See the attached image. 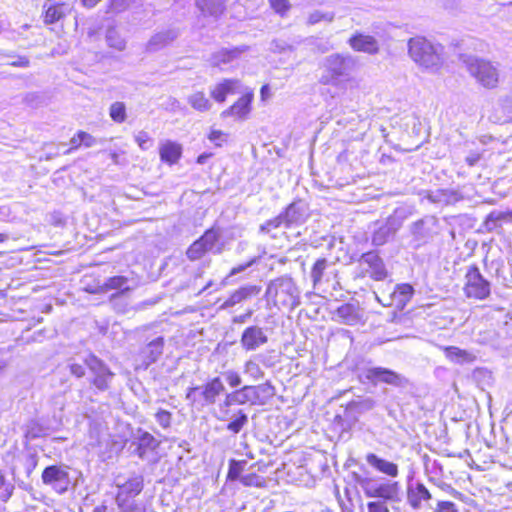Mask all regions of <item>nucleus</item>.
Returning <instances> with one entry per match:
<instances>
[{
	"label": "nucleus",
	"instance_id": "nucleus-1",
	"mask_svg": "<svg viewBox=\"0 0 512 512\" xmlns=\"http://www.w3.org/2000/svg\"><path fill=\"white\" fill-rule=\"evenodd\" d=\"M408 53L418 66L431 72L439 71L445 61L444 47L424 37L411 38L408 42Z\"/></svg>",
	"mask_w": 512,
	"mask_h": 512
},
{
	"label": "nucleus",
	"instance_id": "nucleus-2",
	"mask_svg": "<svg viewBox=\"0 0 512 512\" xmlns=\"http://www.w3.org/2000/svg\"><path fill=\"white\" fill-rule=\"evenodd\" d=\"M461 60L468 73L478 84L486 89H494L498 86L500 81L499 63L473 55H463Z\"/></svg>",
	"mask_w": 512,
	"mask_h": 512
},
{
	"label": "nucleus",
	"instance_id": "nucleus-3",
	"mask_svg": "<svg viewBox=\"0 0 512 512\" xmlns=\"http://www.w3.org/2000/svg\"><path fill=\"white\" fill-rule=\"evenodd\" d=\"M266 297L278 308L293 310L300 304V291L291 277L276 278L267 286Z\"/></svg>",
	"mask_w": 512,
	"mask_h": 512
},
{
	"label": "nucleus",
	"instance_id": "nucleus-4",
	"mask_svg": "<svg viewBox=\"0 0 512 512\" xmlns=\"http://www.w3.org/2000/svg\"><path fill=\"white\" fill-rule=\"evenodd\" d=\"M355 60L349 54H332L323 61L324 72L320 78L322 84L336 85L339 78L346 76L354 68Z\"/></svg>",
	"mask_w": 512,
	"mask_h": 512
},
{
	"label": "nucleus",
	"instance_id": "nucleus-5",
	"mask_svg": "<svg viewBox=\"0 0 512 512\" xmlns=\"http://www.w3.org/2000/svg\"><path fill=\"white\" fill-rule=\"evenodd\" d=\"M225 390L219 377H214L202 386L191 387L186 393V399L197 406H208L216 402L217 397Z\"/></svg>",
	"mask_w": 512,
	"mask_h": 512
},
{
	"label": "nucleus",
	"instance_id": "nucleus-6",
	"mask_svg": "<svg viewBox=\"0 0 512 512\" xmlns=\"http://www.w3.org/2000/svg\"><path fill=\"white\" fill-rule=\"evenodd\" d=\"M464 293L466 297L484 300L491 293L490 282L483 277L477 266H469L465 275Z\"/></svg>",
	"mask_w": 512,
	"mask_h": 512
},
{
	"label": "nucleus",
	"instance_id": "nucleus-7",
	"mask_svg": "<svg viewBox=\"0 0 512 512\" xmlns=\"http://www.w3.org/2000/svg\"><path fill=\"white\" fill-rule=\"evenodd\" d=\"M43 484L50 486L56 493H65L71 484L69 468L65 465L47 466L41 475Z\"/></svg>",
	"mask_w": 512,
	"mask_h": 512
},
{
	"label": "nucleus",
	"instance_id": "nucleus-8",
	"mask_svg": "<svg viewBox=\"0 0 512 512\" xmlns=\"http://www.w3.org/2000/svg\"><path fill=\"white\" fill-rule=\"evenodd\" d=\"M85 364L92 374L91 383L95 388L99 391L108 390L115 376L110 368L94 355H89L85 359Z\"/></svg>",
	"mask_w": 512,
	"mask_h": 512
},
{
	"label": "nucleus",
	"instance_id": "nucleus-9",
	"mask_svg": "<svg viewBox=\"0 0 512 512\" xmlns=\"http://www.w3.org/2000/svg\"><path fill=\"white\" fill-rule=\"evenodd\" d=\"M359 484L367 497L378 498L368 503V512H384V482L380 478H362Z\"/></svg>",
	"mask_w": 512,
	"mask_h": 512
},
{
	"label": "nucleus",
	"instance_id": "nucleus-10",
	"mask_svg": "<svg viewBox=\"0 0 512 512\" xmlns=\"http://www.w3.org/2000/svg\"><path fill=\"white\" fill-rule=\"evenodd\" d=\"M413 295V288L409 284L397 285L395 290L390 295L391 302L386 305L389 310L386 311V316H391V322L398 321L397 312H401L406 304L409 302Z\"/></svg>",
	"mask_w": 512,
	"mask_h": 512
},
{
	"label": "nucleus",
	"instance_id": "nucleus-11",
	"mask_svg": "<svg viewBox=\"0 0 512 512\" xmlns=\"http://www.w3.org/2000/svg\"><path fill=\"white\" fill-rule=\"evenodd\" d=\"M116 486L118 488L116 503L123 505L124 500H132L141 493L144 487V477L134 474L123 483L117 480Z\"/></svg>",
	"mask_w": 512,
	"mask_h": 512
},
{
	"label": "nucleus",
	"instance_id": "nucleus-12",
	"mask_svg": "<svg viewBox=\"0 0 512 512\" xmlns=\"http://www.w3.org/2000/svg\"><path fill=\"white\" fill-rule=\"evenodd\" d=\"M268 343V336L264 328L251 325L246 327L241 335L240 344L245 351H255Z\"/></svg>",
	"mask_w": 512,
	"mask_h": 512
},
{
	"label": "nucleus",
	"instance_id": "nucleus-13",
	"mask_svg": "<svg viewBox=\"0 0 512 512\" xmlns=\"http://www.w3.org/2000/svg\"><path fill=\"white\" fill-rule=\"evenodd\" d=\"M253 98L254 94L252 91L247 90L243 92L242 96L233 105L221 112V118L232 117L235 120H246L251 112Z\"/></svg>",
	"mask_w": 512,
	"mask_h": 512
},
{
	"label": "nucleus",
	"instance_id": "nucleus-14",
	"mask_svg": "<svg viewBox=\"0 0 512 512\" xmlns=\"http://www.w3.org/2000/svg\"><path fill=\"white\" fill-rule=\"evenodd\" d=\"M259 390L264 391L263 387L261 386L246 385L241 389L227 394L223 405L225 407H229L233 404H256L259 400Z\"/></svg>",
	"mask_w": 512,
	"mask_h": 512
},
{
	"label": "nucleus",
	"instance_id": "nucleus-15",
	"mask_svg": "<svg viewBox=\"0 0 512 512\" xmlns=\"http://www.w3.org/2000/svg\"><path fill=\"white\" fill-rule=\"evenodd\" d=\"M241 82L237 79H224L210 89V96L218 103H223L228 95L242 93Z\"/></svg>",
	"mask_w": 512,
	"mask_h": 512
},
{
	"label": "nucleus",
	"instance_id": "nucleus-16",
	"mask_svg": "<svg viewBox=\"0 0 512 512\" xmlns=\"http://www.w3.org/2000/svg\"><path fill=\"white\" fill-rule=\"evenodd\" d=\"M262 288L259 285H244L237 290L233 291L230 296L220 306L221 309H228L247 301L261 292Z\"/></svg>",
	"mask_w": 512,
	"mask_h": 512
},
{
	"label": "nucleus",
	"instance_id": "nucleus-17",
	"mask_svg": "<svg viewBox=\"0 0 512 512\" xmlns=\"http://www.w3.org/2000/svg\"><path fill=\"white\" fill-rule=\"evenodd\" d=\"M431 498V493L422 483L409 485L407 488V501L413 509L423 508Z\"/></svg>",
	"mask_w": 512,
	"mask_h": 512
},
{
	"label": "nucleus",
	"instance_id": "nucleus-18",
	"mask_svg": "<svg viewBox=\"0 0 512 512\" xmlns=\"http://www.w3.org/2000/svg\"><path fill=\"white\" fill-rule=\"evenodd\" d=\"M132 445H135L134 453L141 459H145L148 452L154 451L159 446V441L150 433L139 430Z\"/></svg>",
	"mask_w": 512,
	"mask_h": 512
},
{
	"label": "nucleus",
	"instance_id": "nucleus-19",
	"mask_svg": "<svg viewBox=\"0 0 512 512\" xmlns=\"http://www.w3.org/2000/svg\"><path fill=\"white\" fill-rule=\"evenodd\" d=\"M164 338L158 336L149 341L141 350V357L145 368L155 363L163 353Z\"/></svg>",
	"mask_w": 512,
	"mask_h": 512
},
{
	"label": "nucleus",
	"instance_id": "nucleus-20",
	"mask_svg": "<svg viewBox=\"0 0 512 512\" xmlns=\"http://www.w3.org/2000/svg\"><path fill=\"white\" fill-rule=\"evenodd\" d=\"M44 22L46 24H53L62 19L71 8L65 3H58L55 0H47L44 3Z\"/></svg>",
	"mask_w": 512,
	"mask_h": 512
},
{
	"label": "nucleus",
	"instance_id": "nucleus-21",
	"mask_svg": "<svg viewBox=\"0 0 512 512\" xmlns=\"http://www.w3.org/2000/svg\"><path fill=\"white\" fill-rule=\"evenodd\" d=\"M281 216L283 217L284 226L286 228L299 226L305 221L304 206L301 202H293L281 213Z\"/></svg>",
	"mask_w": 512,
	"mask_h": 512
},
{
	"label": "nucleus",
	"instance_id": "nucleus-22",
	"mask_svg": "<svg viewBox=\"0 0 512 512\" xmlns=\"http://www.w3.org/2000/svg\"><path fill=\"white\" fill-rule=\"evenodd\" d=\"M348 43L353 50L358 52L374 54L379 50L377 41L370 35L355 34L349 39Z\"/></svg>",
	"mask_w": 512,
	"mask_h": 512
},
{
	"label": "nucleus",
	"instance_id": "nucleus-23",
	"mask_svg": "<svg viewBox=\"0 0 512 512\" xmlns=\"http://www.w3.org/2000/svg\"><path fill=\"white\" fill-rule=\"evenodd\" d=\"M242 51L243 50L239 48H222L212 53L208 59V62L212 67H218L219 69L224 70V66L237 59Z\"/></svg>",
	"mask_w": 512,
	"mask_h": 512
},
{
	"label": "nucleus",
	"instance_id": "nucleus-24",
	"mask_svg": "<svg viewBox=\"0 0 512 512\" xmlns=\"http://www.w3.org/2000/svg\"><path fill=\"white\" fill-rule=\"evenodd\" d=\"M179 35L176 29H166L154 34L146 45V49L149 52L158 51L171 42H173Z\"/></svg>",
	"mask_w": 512,
	"mask_h": 512
},
{
	"label": "nucleus",
	"instance_id": "nucleus-25",
	"mask_svg": "<svg viewBox=\"0 0 512 512\" xmlns=\"http://www.w3.org/2000/svg\"><path fill=\"white\" fill-rule=\"evenodd\" d=\"M227 0H196L195 5L203 17L218 19L225 10Z\"/></svg>",
	"mask_w": 512,
	"mask_h": 512
},
{
	"label": "nucleus",
	"instance_id": "nucleus-26",
	"mask_svg": "<svg viewBox=\"0 0 512 512\" xmlns=\"http://www.w3.org/2000/svg\"><path fill=\"white\" fill-rule=\"evenodd\" d=\"M160 159L170 165L177 163L182 154V147L180 144L173 141H165L159 148Z\"/></svg>",
	"mask_w": 512,
	"mask_h": 512
},
{
	"label": "nucleus",
	"instance_id": "nucleus-27",
	"mask_svg": "<svg viewBox=\"0 0 512 512\" xmlns=\"http://www.w3.org/2000/svg\"><path fill=\"white\" fill-rule=\"evenodd\" d=\"M199 239L208 252L221 254L224 250V243L220 241V232L218 229H208Z\"/></svg>",
	"mask_w": 512,
	"mask_h": 512
},
{
	"label": "nucleus",
	"instance_id": "nucleus-28",
	"mask_svg": "<svg viewBox=\"0 0 512 512\" xmlns=\"http://www.w3.org/2000/svg\"><path fill=\"white\" fill-rule=\"evenodd\" d=\"M429 200L434 203L451 205L463 199L461 193L454 189H438L428 196Z\"/></svg>",
	"mask_w": 512,
	"mask_h": 512
},
{
	"label": "nucleus",
	"instance_id": "nucleus-29",
	"mask_svg": "<svg viewBox=\"0 0 512 512\" xmlns=\"http://www.w3.org/2000/svg\"><path fill=\"white\" fill-rule=\"evenodd\" d=\"M335 316L340 322L347 325H354L360 319L358 307L351 303H346L338 307L335 312Z\"/></svg>",
	"mask_w": 512,
	"mask_h": 512
},
{
	"label": "nucleus",
	"instance_id": "nucleus-30",
	"mask_svg": "<svg viewBox=\"0 0 512 512\" xmlns=\"http://www.w3.org/2000/svg\"><path fill=\"white\" fill-rule=\"evenodd\" d=\"M416 120L417 118L413 114L404 111L390 118V126L395 130L394 134H402L410 124L415 125Z\"/></svg>",
	"mask_w": 512,
	"mask_h": 512
},
{
	"label": "nucleus",
	"instance_id": "nucleus-31",
	"mask_svg": "<svg viewBox=\"0 0 512 512\" xmlns=\"http://www.w3.org/2000/svg\"><path fill=\"white\" fill-rule=\"evenodd\" d=\"M444 351L445 356L456 364L472 363L476 359L472 352L455 346L445 347Z\"/></svg>",
	"mask_w": 512,
	"mask_h": 512
},
{
	"label": "nucleus",
	"instance_id": "nucleus-32",
	"mask_svg": "<svg viewBox=\"0 0 512 512\" xmlns=\"http://www.w3.org/2000/svg\"><path fill=\"white\" fill-rule=\"evenodd\" d=\"M362 260L364 263L368 264L371 271V276L376 280H383L384 279V268L382 259L379 257V255L376 252H367L363 254Z\"/></svg>",
	"mask_w": 512,
	"mask_h": 512
},
{
	"label": "nucleus",
	"instance_id": "nucleus-33",
	"mask_svg": "<svg viewBox=\"0 0 512 512\" xmlns=\"http://www.w3.org/2000/svg\"><path fill=\"white\" fill-rule=\"evenodd\" d=\"M374 401L371 398L360 399L352 401L347 405L346 413L349 416L356 418L357 415H361L374 408Z\"/></svg>",
	"mask_w": 512,
	"mask_h": 512
},
{
	"label": "nucleus",
	"instance_id": "nucleus-34",
	"mask_svg": "<svg viewBox=\"0 0 512 512\" xmlns=\"http://www.w3.org/2000/svg\"><path fill=\"white\" fill-rule=\"evenodd\" d=\"M188 103L199 112L209 111L212 107V103L205 96L204 92L198 91L188 97Z\"/></svg>",
	"mask_w": 512,
	"mask_h": 512
},
{
	"label": "nucleus",
	"instance_id": "nucleus-35",
	"mask_svg": "<svg viewBox=\"0 0 512 512\" xmlns=\"http://www.w3.org/2000/svg\"><path fill=\"white\" fill-rule=\"evenodd\" d=\"M404 490L397 481H390L386 479V502L399 503L403 500Z\"/></svg>",
	"mask_w": 512,
	"mask_h": 512
},
{
	"label": "nucleus",
	"instance_id": "nucleus-36",
	"mask_svg": "<svg viewBox=\"0 0 512 512\" xmlns=\"http://www.w3.org/2000/svg\"><path fill=\"white\" fill-rule=\"evenodd\" d=\"M48 434V428L42 425L38 420H31L26 425L25 436L34 440Z\"/></svg>",
	"mask_w": 512,
	"mask_h": 512
},
{
	"label": "nucleus",
	"instance_id": "nucleus-37",
	"mask_svg": "<svg viewBox=\"0 0 512 512\" xmlns=\"http://www.w3.org/2000/svg\"><path fill=\"white\" fill-rule=\"evenodd\" d=\"M106 42L109 47L122 51L126 47L125 40L120 36L114 27H109L106 31Z\"/></svg>",
	"mask_w": 512,
	"mask_h": 512
},
{
	"label": "nucleus",
	"instance_id": "nucleus-38",
	"mask_svg": "<svg viewBox=\"0 0 512 512\" xmlns=\"http://www.w3.org/2000/svg\"><path fill=\"white\" fill-rule=\"evenodd\" d=\"M243 372L253 381H258L264 377V371L254 359H249L244 363Z\"/></svg>",
	"mask_w": 512,
	"mask_h": 512
},
{
	"label": "nucleus",
	"instance_id": "nucleus-39",
	"mask_svg": "<svg viewBox=\"0 0 512 512\" xmlns=\"http://www.w3.org/2000/svg\"><path fill=\"white\" fill-rule=\"evenodd\" d=\"M247 464L246 460H235L231 459L229 461V469L227 474V479L234 481L239 480L242 477L241 473L244 471L245 466Z\"/></svg>",
	"mask_w": 512,
	"mask_h": 512
},
{
	"label": "nucleus",
	"instance_id": "nucleus-40",
	"mask_svg": "<svg viewBox=\"0 0 512 512\" xmlns=\"http://www.w3.org/2000/svg\"><path fill=\"white\" fill-rule=\"evenodd\" d=\"M327 266L328 261L325 258H320L314 263L311 269V279L314 287H316L321 282Z\"/></svg>",
	"mask_w": 512,
	"mask_h": 512
},
{
	"label": "nucleus",
	"instance_id": "nucleus-41",
	"mask_svg": "<svg viewBox=\"0 0 512 512\" xmlns=\"http://www.w3.org/2000/svg\"><path fill=\"white\" fill-rule=\"evenodd\" d=\"M109 116L116 123H123L126 120V106L123 102H114L110 105Z\"/></svg>",
	"mask_w": 512,
	"mask_h": 512
},
{
	"label": "nucleus",
	"instance_id": "nucleus-42",
	"mask_svg": "<svg viewBox=\"0 0 512 512\" xmlns=\"http://www.w3.org/2000/svg\"><path fill=\"white\" fill-rule=\"evenodd\" d=\"M406 216L405 208L395 209L394 214L386 219V228L393 231L397 230Z\"/></svg>",
	"mask_w": 512,
	"mask_h": 512
},
{
	"label": "nucleus",
	"instance_id": "nucleus-43",
	"mask_svg": "<svg viewBox=\"0 0 512 512\" xmlns=\"http://www.w3.org/2000/svg\"><path fill=\"white\" fill-rule=\"evenodd\" d=\"M248 423V416L244 411L239 410L234 415V419L227 425V429L234 434L239 433L242 428Z\"/></svg>",
	"mask_w": 512,
	"mask_h": 512
},
{
	"label": "nucleus",
	"instance_id": "nucleus-44",
	"mask_svg": "<svg viewBox=\"0 0 512 512\" xmlns=\"http://www.w3.org/2000/svg\"><path fill=\"white\" fill-rule=\"evenodd\" d=\"M208 250L205 248L200 239L194 241L187 249L186 255L191 261L201 259Z\"/></svg>",
	"mask_w": 512,
	"mask_h": 512
},
{
	"label": "nucleus",
	"instance_id": "nucleus-45",
	"mask_svg": "<svg viewBox=\"0 0 512 512\" xmlns=\"http://www.w3.org/2000/svg\"><path fill=\"white\" fill-rule=\"evenodd\" d=\"M128 279L124 276H114L109 278L104 284V290H127Z\"/></svg>",
	"mask_w": 512,
	"mask_h": 512
},
{
	"label": "nucleus",
	"instance_id": "nucleus-46",
	"mask_svg": "<svg viewBox=\"0 0 512 512\" xmlns=\"http://www.w3.org/2000/svg\"><path fill=\"white\" fill-rule=\"evenodd\" d=\"M426 224L427 221L425 220H419L412 224L411 232L417 241H425L429 237L430 233L426 228Z\"/></svg>",
	"mask_w": 512,
	"mask_h": 512
},
{
	"label": "nucleus",
	"instance_id": "nucleus-47",
	"mask_svg": "<svg viewBox=\"0 0 512 512\" xmlns=\"http://www.w3.org/2000/svg\"><path fill=\"white\" fill-rule=\"evenodd\" d=\"M373 383L384 381V369L383 368H368L360 376Z\"/></svg>",
	"mask_w": 512,
	"mask_h": 512
},
{
	"label": "nucleus",
	"instance_id": "nucleus-48",
	"mask_svg": "<svg viewBox=\"0 0 512 512\" xmlns=\"http://www.w3.org/2000/svg\"><path fill=\"white\" fill-rule=\"evenodd\" d=\"M240 482L246 487H263L265 484L264 478L256 473L243 475Z\"/></svg>",
	"mask_w": 512,
	"mask_h": 512
},
{
	"label": "nucleus",
	"instance_id": "nucleus-49",
	"mask_svg": "<svg viewBox=\"0 0 512 512\" xmlns=\"http://www.w3.org/2000/svg\"><path fill=\"white\" fill-rule=\"evenodd\" d=\"M386 384L394 385L396 387H405L408 384V379L401 374L386 369Z\"/></svg>",
	"mask_w": 512,
	"mask_h": 512
},
{
	"label": "nucleus",
	"instance_id": "nucleus-50",
	"mask_svg": "<svg viewBox=\"0 0 512 512\" xmlns=\"http://www.w3.org/2000/svg\"><path fill=\"white\" fill-rule=\"evenodd\" d=\"M14 486L0 475V500L6 502L13 493Z\"/></svg>",
	"mask_w": 512,
	"mask_h": 512
},
{
	"label": "nucleus",
	"instance_id": "nucleus-51",
	"mask_svg": "<svg viewBox=\"0 0 512 512\" xmlns=\"http://www.w3.org/2000/svg\"><path fill=\"white\" fill-rule=\"evenodd\" d=\"M134 138L142 150H148L153 146V139L146 131H139Z\"/></svg>",
	"mask_w": 512,
	"mask_h": 512
},
{
	"label": "nucleus",
	"instance_id": "nucleus-52",
	"mask_svg": "<svg viewBox=\"0 0 512 512\" xmlns=\"http://www.w3.org/2000/svg\"><path fill=\"white\" fill-rule=\"evenodd\" d=\"M284 225L283 217L279 214L274 219L266 221L260 226V230L265 233H270L273 229H277Z\"/></svg>",
	"mask_w": 512,
	"mask_h": 512
},
{
	"label": "nucleus",
	"instance_id": "nucleus-53",
	"mask_svg": "<svg viewBox=\"0 0 512 512\" xmlns=\"http://www.w3.org/2000/svg\"><path fill=\"white\" fill-rule=\"evenodd\" d=\"M123 505H118L122 512H146L145 507L134 500H124Z\"/></svg>",
	"mask_w": 512,
	"mask_h": 512
},
{
	"label": "nucleus",
	"instance_id": "nucleus-54",
	"mask_svg": "<svg viewBox=\"0 0 512 512\" xmlns=\"http://www.w3.org/2000/svg\"><path fill=\"white\" fill-rule=\"evenodd\" d=\"M155 418L157 423L164 429H167L171 425L172 415L169 411L160 409L156 414Z\"/></svg>",
	"mask_w": 512,
	"mask_h": 512
},
{
	"label": "nucleus",
	"instance_id": "nucleus-55",
	"mask_svg": "<svg viewBox=\"0 0 512 512\" xmlns=\"http://www.w3.org/2000/svg\"><path fill=\"white\" fill-rule=\"evenodd\" d=\"M225 380L230 387L235 388L241 385L242 379L238 372L234 370H228L224 373Z\"/></svg>",
	"mask_w": 512,
	"mask_h": 512
},
{
	"label": "nucleus",
	"instance_id": "nucleus-56",
	"mask_svg": "<svg viewBox=\"0 0 512 512\" xmlns=\"http://www.w3.org/2000/svg\"><path fill=\"white\" fill-rule=\"evenodd\" d=\"M270 6L272 9L278 13L283 15L290 8V4L288 0H269Z\"/></svg>",
	"mask_w": 512,
	"mask_h": 512
},
{
	"label": "nucleus",
	"instance_id": "nucleus-57",
	"mask_svg": "<svg viewBox=\"0 0 512 512\" xmlns=\"http://www.w3.org/2000/svg\"><path fill=\"white\" fill-rule=\"evenodd\" d=\"M490 219H495L501 225V222H507L512 220V210L511 211H497L494 210L490 212Z\"/></svg>",
	"mask_w": 512,
	"mask_h": 512
},
{
	"label": "nucleus",
	"instance_id": "nucleus-58",
	"mask_svg": "<svg viewBox=\"0 0 512 512\" xmlns=\"http://www.w3.org/2000/svg\"><path fill=\"white\" fill-rule=\"evenodd\" d=\"M37 462H38V459H37V456L35 454H28L25 457V459H24V469H25V472H26L27 476H29L33 472V470L37 466Z\"/></svg>",
	"mask_w": 512,
	"mask_h": 512
},
{
	"label": "nucleus",
	"instance_id": "nucleus-59",
	"mask_svg": "<svg viewBox=\"0 0 512 512\" xmlns=\"http://www.w3.org/2000/svg\"><path fill=\"white\" fill-rule=\"evenodd\" d=\"M24 101L31 107H38L43 103V97L35 92H31L25 95Z\"/></svg>",
	"mask_w": 512,
	"mask_h": 512
},
{
	"label": "nucleus",
	"instance_id": "nucleus-60",
	"mask_svg": "<svg viewBox=\"0 0 512 512\" xmlns=\"http://www.w3.org/2000/svg\"><path fill=\"white\" fill-rule=\"evenodd\" d=\"M435 512H458L456 505L450 501H439Z\"/></svg>",
	"mask_w": 512,
	"mask_h": 512
},
{
	"label": "nucleus",
	"instance_id": "nucleus-61",
	"mask_svg": "<svg viewBox=\"0 0 512 512\" xmlns=\"http://www.w3.org/2000/svg\"><path fill=\"white\" fill-rule=\"evenodd\" d=\"M208 138L211 142L215 143L216 146H221L222 142L226 140V134L220 130H212Z\"/></svg>",
	"mask_w": 512,
	"mask_h": 512
},
{
	"label": "nucleus",
	"instance_id": "nucleus-62",
	"mask_svg": "<svg viewBox=\"0 0 512 512\" xmlns=\"http://www.w3.org/2000/svg\"><path fill=\"white\" fill-rule=\"evenodd\" d=\"M78 138L85 147H92L96 144V139L84 131L78 132Z\"/></svg>",
	"mask_w": 512,
	"mask_h": 512
},
{
	"label": "nucleus",
	"instance_id": "nucleus-63",
	"mask_svg": "<svg viewBox=\"0 0 512 512\" xmlns=\"http://www.w3.org/2000/svg\"><path fill=\"white\" fill-rule=\"evenodd\" d=\"M367 462L376 468L380 472H384V460L378 458L374 454H368L367 455Z\"/></svg>",
	"mask_w": 512,
	"mask_h": 512
},
{
	"label": "nucleus",
	"instance_id": "nucleus-64",
	"mask_svg": "<svg viewBox=\"0 0 512 512\" xmlns=\"http://www.w3.org/2000/svg\"><path fill=\"white\" fill-rule=\"evenodd\" d=\"M68 368L70 373L76 376L77 378H81L85 375V368L81 364L71 363L68 365Z\"/></svg>",
	"mask_w": 512,
	"mask_h": 512
}]
</instances>
